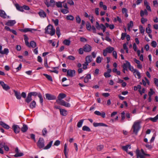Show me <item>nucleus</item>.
<instances>
[{"mask_svg":"<svg viewBox=\"0 0 158 158\" xmlns=\"http://www.w3.org/2000/svg\"><path fill=\"white\" fill-rule=\"evenodd\" d=\"M126 63H124L123 65V68L124 70H127V67H128L129 69L131 71H134L133 73H136L138 78L140 79L141 78V75L140 73L136 69H134L133 67L132 66L130 62L127 60L125 61Z\"/></svg>","mask_w":158,"mask_h":158,"instance_id":"f257e3e1","label":"nucleus"},{"mask_svg":"<svg viewBox=\"0 0 158 158\" xmlns=\"http://www.w3.org/2000/svg\"><path fill=\"white\" fill-rule=\"evenodd\" d=\"M66 95L65 94L60 93L58 97V99L56 100V102L61 105L64 106L66 107H70V105L69 103L66 102L64 100H61L66 97Z\"/></svg>","mask_w":158,"mask_h":158,"instance_id":"f03ea898","label":"nucleus"},{"mask_svg":"<svg viewBox=\"0 0 158 158\" xmlns=\"http://www.w3.org/2000/svg\"><path fill=\"white\" fill-rule=\"evenodd\" d=\"M140 123V121H135L134 123L131 130L132 131V134L137 135L138 132L141 128Z\"/></svg>","mask_w":158,"mask_h":158,"instance_id":"7ed1b4c3","label":"nucleus"},{"mask_svg":"<svg viewBox=\"0 0 158 158\" xmlns=\"http://www.w3.org/2000/svg\"><path fill=\"white\" fill-rule=\"evenodd\" d=\"M45 33L50 34L51 36L54 35L55 33V30L53 26L51 24L48 25L45 29Z\"/></svg>","mask_w":158,"mask_h":158,"instance_id":"20e7f679","label":"nucleus"},{"mask_svg":"<svg viewBox=\"0 0 158 158\" xmlns=\"http://www.w3.org/2000/svg\"><path fill=\"white\" fill-rule=\"evenodd\" d=\"M24 40L25 43L26 45L28 47H32L33 48H35L36 47V43L34 41H31L30 44L28 41V38L26 35H24Z\"/></svg>","mask_w":158,"mask_h":158,"instance_id":"39448f33","label":"nucleus"},{"mask_svg":"<svg viewBox=\"0 0 158 158\" xmlns=\"http://www.w3.org/2000/svg\"><path fill=\"white\" fill-rule=\"evenodd\" d=\"M38 93L36 92H31L28 93L27 98L25 100V101L27 103H29L32 100L31 97L32 96L35 97L37 96H38Z\"/></svg>","mask_w":158,"mask_h":158,"instance_id":"423d86ee","label":"nucleus"},{"mask_svg":"<svg viewBox=\"0 0 158 158\" xmlns=\"http://www.w3.org/2000/svg\"><path fill=\"white\" fill-rule=\"evenodd\" d=\"M37 145L40 149L43 148L44 147V139L40 137L37 143Z\"/></svg>","mask_w":158,"mask_h":158,"instance_id":"0eeeda50","label":"nucleus"},{"mask_svg":"<svg viewBox=\"0 0 158 158\" xmlns=\"http://www.w3.org/2000/svg\"><path fill=\"white\" fill-rule=\"evenodd\" d=\"M44 3L48 7L50 6L54 7L55 5V2L54 0H50V3H49L48 0H44Z\"/></svg>","mask_w":158,"mask_h":158,"instance_id":"6e6552de","label":"nucleus"},{"mask_svg":"<svg viewBox=\"0 0 158 158\" xmlns=\"http://www.w3.org/2000/svg\"><path fill=\"white\" fill-rule=\"evenodd\" d=\"M76 71L74 70L68 69L67 71V76L73 77L75 75Z\"/></svg>","mask_w":158,"mask_h":158,"instance_id":"1a4fd4ad","label":"nucleus"},{"mask_svg":"<svg viewBox=\"0 0 158 158\" xmlns=\"http://www.w3.org/2000/svg\"><path fill=\"white\" fill-rule=\"evenodd\" d=\"M12 128L15 134H17L19 132L20 128L17 125L14 124L12 126Z\"/></svg>","mask_w":158,"mask_h":158,"instance_id":"9d476101","label":"nucleus"},{"mask_svg":"<svg viewBox=\"0 0 158 158\" xmlns=\"http://www.w3.org/2000/svg\"><path fill=\"white\" fill-rule=\"evenodd\" d=\"M45 97L48 100H55L56 99L55 96L48 93L45 94Z\"/></svg>","mask_w":158,"mask_h":158,"instance_id":"9b49d317","label":"nucleus"},{"mask_svg":"<svg viewBox=\"0 0 158 158\" xmlns=\"http://www.w3.org/2000/svg\"><path fill=\"white\" fill-rule=\"evenodd\" d=\"M19 31L21 32H27L30 31L31 32H32V31H37L36 29L29 28H25L24 29H19Z\"/></svg>","mask_w":158,"mask_h":158,"instance_id":"f8f14e48","label":"nucleus"},{"mask_svg":"<svg viewBox=\"0 0 158 158\" xmlns=\"http://www.w3.org/2000/svg\"><path fill=\"white\" fill-rule=\"evenodd\" d=\"M91 46L88 44H85L83 47V50L85 52H88L91 50Z\"/></svg>","mask_w":158,"mask_h":158,"instance_id":"ddd939ff","label":"nucleus"},{"mask_svg":"<svg viewBox=\"0 0 158 158\" xmlns=\"http://www.w3.org/2000/svg\"><path fill=\"white\" fill-rule=\"evenodd\" d=\"M96 28L98 30H99L100 29H102L103 32H104L105 31L106 29V27L105 26H104L103 27H101L100 25V24L98 22H96Z\"/></svg>","mask_w":158,"mask_h":158,"instance_id":"4468645a","label":"nucleus"},{"mask_svg":"<svg viewBox=\"0 0 158 158\" xmlns=\"http://www.w3.org/2000/svg\"><path fill=\"white\" fill-rule=\"evenodd\" d=\"M0 84L2 86L3 89L7 90L10 89V87L6 84H5L3 81L0 82Z\"/></svg>","mask_w":158,"mask_h":158,"instance_id":"2eb2a0df","label":"nucleus"},{"mask_svg":"<svg viewBox=\"0 0 158 158\" xmlns=\"http://www.w3.org/2000/svg\"><path fill=\"white\" fill-rule=\"evenodd\" d=\"M16 23V22L15 20H9L5 23V25L9 26H12Z\"/></svg>","mask_w":158,"mask_h":158,"instance_id":"dca6fc26","label":"nucleus"},{"mask_svg":"<svg viewBox=\"0 0 158 158\" xmlns=\"http://www.w3.org/2000/svg\"><path fill=\"white\" fill-rule=\"evenodd\" d=\"M93 126L94 127L98 126H104L107 127V125L103 123H94L93 124Z\"/></svg>","mask_w":158,"mask_h":158,"instance_id":"f3484780","label":"nucleus"},{"mask_svg":"<svg viewBox=\"0 0 158 158\" xmlns=\"http://www.w3.org/2000/svg\"><path fill=\"white\" fill-rule=\"evenodd\" d=\"M134 62L137 64L138 68L141 69L142 68V65L140 64V61L135 58L134 59Z\"/></svg>","mask_w":158,"mask_h":158,"instance_id":"a211bd4d","label":"nucleus"},{"mask_svg":"<svg viewBox=\"0 0 158 158\" xmlns=\"http://www.w3.org/2000/svg\"><path fill=\"white\" fill-rule=\"evenodd\" d=\"M0 125L6 129H8L10 128V126L8 125L2 121H0Z\"/></svg>","mask_w":158,"mask_h":158,"instance_id":"6ab92c4d","label":"nucleus"},{"mask_svg":"<svg viewBox=\"0 0 158 158\" xmlns=\"http://www.w3.org/2000/svg\"><path fill=\"white\" fill-rule=\"evenodd\" d=\"M136 153L137 158H145L143 155L141 154L139 150L138 149L136 150Z\"/></svg>","mask_w":158,"mask_h":158,"instance_id":"aec40b11","label":"nucleus"},{"mask_svg":"<svg viewBox=\"0 0 158 158\" xmlns=\"http://www.w3.org/2000/svg\"><path fill=\"white\" fill-rule=\"evenodd\" d=\"M28 129L27 126L25 124H23L22 127L21 128V131L23 133H24L27 131Z\"/></svg>","mask_w":158,"mask_h":158,"instance_id":"412c9836","label":"nucleus"},{"mask_svg":"<svg viewBox=\"0 0 158 158\" xmlns=\"http://www.w3.org/2000/svg\"><path fill=\"white\" fill-rule=\"evenodd\" d=\"M13 91L15 93V95L16 98L18 99H20L21 98V96L20 93L18 92L17 91H16L15 90H14Z\"/></svg>","mask_w":158,"mask_h":158,"instance_id":"4be33fe9","label":"nucleus"},{"mask_svg":"<svg viewBox=\"0 0 158 158\" xmlns=\"http://www.w3.org/2000/svg\"><path fill=\"white\" fill-rule=\"evenodd\" d=\"M15 6L17 10L21 12H23L24 11L23 6H20L19 4L17 3L15 4Z\"/></svg>","mask_w":158,"mask_h":158,"instance_id":"5701e85b","label":"nucleus"},{"mask_svg":"<svg viewBox=\"0 0 158 158\" xmlns=\"http://www.w3.org/2000/svg\"><path fill=\"white\" fill-rule=\"evenodd\" d=\"M0 16L3 19L6 18V15L4 11L0 10Z\"/></svg>","mask_w":158,"mask_h":158,"instance_id":"b1692460","label":"nucleus"},{"mask_svg":"<svg viewBox=\"0 0 158 158\" xmlns=\"http://www.w3.org/2000/svg\"><path fill=\"white\" fill-rule=\"evenodd\" d=\"M114 50V48L113 47H112L109 46L107 47L105 49V50H106L108 53H111Z\"/></svg>","mask_w":158,"mask_h":158,"instance_id":"393cba45","label":"nucleus"},{"mask_svg":"<svg viewBox=\"0 0 158 158\" xmlns=\"http://www.w3.org/2000/svg\"><path fill=\"white\" fill-rule=\"evenodd\" d=\"M38 14L41 17L44 18L46 16V13L43 10H42L41 11L39 12Z\"/></svg>","mask_w":158,"mask_h":158,"instance_id":"a878e982","label":"nucleus"},{"mask_svg":"<svg viewBox=\"0 0 158 158\" xmlns=\"http://www.w3.org/2000/svg\"><path fill=\"white\" fill-rule=\"evenodd\" d=\"M92 58L91 56H87L85 57V62H87L88 64L92 61Z\"/></svg>","mask_w":158,"mask_h":158,"instance_id":"bb28decb","label":"nucleus"},{"mask_svg":"<svg viewBox=\"0 0 158 158\" xmlns=\"http://www.w3.org/2000/svg\"><path fill=\"white\" fill-rule=\"evenodd\" d=\"M60 114L64 116H65L67 115V111L65 109H60Z\"/></svg>","mask_w":158,"mask_h":158,"instance_id":"cd10ccee","label":"nucleus"},{"mask_svg":"<svg viewBox=\"0 0 158 158\" xmlns=\"http://www.w3.org/2000/svg\"><path fill=\"white\" fill-rule=\"evenodd\" d=\"M36 103L35 101H33L29 105V107L31 109H33L35 107Z\"/></svg>","mask_w":158,"mask_h":158,"instance_id":"c85d7f7f","label":"nucleus"},{"mask_svg":"<svg viewBox=\"0 0 158 158\" xmlns=\"http://www.w3.org/2000/svg\"><path fill=\"white\" fill-rule=\"evenodd\" d=\"M151 27V24H148V27L146 28V32L148 34H150L152 32V31L150 28Z\"/></svg>","mask_w":158,"mask_h":158,"instance_id":"c756f323","label":"nucleus"},{"mask_svg":"<svg viewBox=\"0 0 158 158\" xmlns=\"http://www.w3.org/2000/svg\"><path fill=\"white\" fill-rule=\"evenodd\" d=\"M9 50L7 48H5L4 49L3 51H2L0 52V53L2 54H6L7 55L9 53Z\"/></svg>","mask_w":158,"mask_h":158,"instance_id":"7c9ffc66","label":"nucleus"},{"mask_svg":"<svg viewBox=\"0 0 158 158\" xmlns=\"http://www.w3.org/2000/svg\"><path fill=\"white\" fill-rule=\"evenodd\" d=\"M43 75L49 81H52L53 80L52 77L51 76L45 73L43 74Z\"/></svg>","mask_w":158,"mask_h":158,"instance_id":"2f4dec72","label":"nucleus"},{"mask_svg":"<svg viewBox=\"0 0 158 158\" xmlns=\"http://www.w3.org/2000/svg\"><path fill=\"white\" fill-rule=\"evenodd\" d=\"M53 141H51L44 148V149H49L52 146Z\"/></svg>","mask_w":158,"mask_h":158,"instance_id":"473e14b6","label":"nucleus"},{"mask_svg":"<svg viewBox=\"0 0 158 158\" xmlns=\"http://www.w3.org/2000/svg\"><path fill=\"white\" fill-rule=\"evenodd\" d=\"M149 119L153 122H156L158 119V114L154 118H150Z\"/></svg>","mask_w":158,"mask_h":158,"instance_id":"72a5a7b5","label":"nucleus"},{"mask_svg":"<svg viewBox=\"0 0 158 158\" xmlns=\"http://www.w3.org/2000/svg\"><path fill=\"white\" fill-rule=\"evenodd\" d=\"M82 130L83 131H86L88 132H90L91 131L90 128L86 126H84L82 128Z\"/></svg>","mask_w":158,"mask_h":158,"instance_id":"f704fd0d","label":"nucleus"},{"mask_svg":"<svg viewBox=\"0 0 158 158\" xmlns=\"http://www.w3.org/2000/svg\"><path fill=\"white\" fill-rule=\"evenodd\" d=\"M38 97L40 98V101L41 105H43V99L42 96L40 93H38Z\"/></svg>","mask_w":158,"mask_h":158,"instance_id":"c9c22d12","label":"nucleus"},{"mask_svg":"<svg viewBox=\"0 0 158 158\" xmlns=\"http://www.w3.org/2000/svg\"><path fill=\"white\" fill-rule=\"evenodd\" d=\"M67 144L65 143L64 146V152L66 158H68V153L66 152Z\"/></svg>","mask_w":158,"mask_h":158,"instance_id":"e433bc0d","label":"nucleus"},{"mask_svg":"<svg viewBox=\"0 0 158 158\" xmlns=\"http://www.w3.org/2000/svg\"><path fill=\"white\" fill-rule=\"evenodd\" d=\"M84 120L83 119L81 120L78 122L77 126L78 127L80 128L81 127Z\"/></svg>","mask_w":158,"mask_h":158,"instance_id":"4c0bfd02","label":"nucleus"},{"mask_svg":"<svg viewBox=\"0 0 158 158\" xmlns=\"http://www.w3.org/2000/svg\"><path fill=\"white\" fill-rule=\"evenodd\" d=\"M91 26L89 22H87L86 24V28L89 31H90L91 29Z\"/></svg>","mask_w":158,"mask_h":158,"instance_id":"58836bf2","label":"nucleus"},{"mask_svg":"<svg viewBox=\"0 0 158 158\" xmlns=\"http://www.w3.org/2000/svg\"><path fill=\"white\" fill-rule=\"evenodd\" d=\"M63 43L65 45L69 46L71 42L69 40L66 39L64 41Z\"/></svg>","mask_w":158,"mask_h":158,"instance_id":"ea45409f","label":"nucleus"},{"mask_svg":"<svg viewBox=\"0 0 158 158\" xmlns=\"http://www.w3.org/2000/svg\"><path fill=\"white\" fill-rule=\"evenodd\" d=\"M128 30H130V28L133 27V22L132 21H130L129 23L128 24Z\"/></svg>","mask_w":158,"mask_h":158,"instance_id":"a19ab883","label":"nucleus"},{"mask_svg":"<svg viewBox=\"0 0 158 158\" xmlns=\"http://www.w3.org/2000/svg\"><path fill=\"white\" fill-rule=\"evenodd\" d=\"M24 154L23 153L20 152L19 153V152L14 155V156L15 157H21L23 156Z\"/></svg>","mask_w":158,"mask_h":158,"instance_id":"79ce46f5","label":"nucleus"},{"mask_svg":"<svg viewBox=\"0 0 158 158\" xmlns=\"http://www.w3.org/2000/svg\"><path fill=\"white\" fill-rule=\"evenodd\" d=\"M24 154L23 153L20 152L19 153V152L14 155V156L15 157H21L23 156Z\"/></svg>","mask_w":158,"mask_h":158,"instance_id":"37998d69","label":"nucleus"},{"mask_svg":"<svg viewBox=\"0 0 158 158\" xmlns=\"http://www.w3.org/2000/svg\"><path fill=\"white\" fill-rule=\"evenodd\" d=\"M155 93V92L153 90V89L152 88H151L150 89V91L148 92V95L149 96H151Z\"/></svg>","mask_w":158,"mask_h":158,"instance_id":"c03bdc74","label":"nucleus"},{"mask_svg":"<svg viewBox=\"0 0 158 158\" xmlns=\"http://www.w3.org/2000/svg\"><path fill=\"white\" fill-rule=\"evenodd\" d=\"M42 135L44 136L45 137L46 136V135L48 133V131L46 128H44L43 129L42 131Z\"/></svg>","mask_w":158,"mask_h":158,"instance_id":"a18cd8bd","label":"nucleus"},{"mask_svg":"<svg viewBox=\"0 0 158 158\" xmlns=\"http://www.w3.org/2000/svg\"><path fill=\"white\" fill-rule=\"evenodd\" d=\"M56 34L57 35L58 37L59 38L60 35V29L59 27H57L56 28Z\"/></svg>","mask_w":158,"mask_h":158,"instance_id":"49530a36","label":"nucleus"},{"mask_svg":"<svg viewBox=\"0 0 158 158\" xmlns=\"http://www.w3.org/2000/svg\"><path fill=\"white\" fill-rule=\"evenodd\" d=\"M66 19L68 20H73L74 17L72 15H68L66 17Z\"/></svg>","mask_w":158,"mask_h":158,"instance_id":"de8ad7c7","label":"nucleus"},{"mask_svg":"<svg viewBox=\"0 0 158 158\" xmlns=\"http://www.w3.org/2000/svg\"><path fill=\"white\" fill-rule=\"evenodd\" d=\"M61 12L63 14H65L69 13L68 9H61Z\"/></svg>","mask_w":158,"mask_h":158,"instance_id":"09e8293b","label":"nucleus"},{"mask_svg":"<svg viewBox=\"0 0 158 158\" xmlns=\"http://www.w3.org/2000/svg\"><path fill=\"white\" fill-rule=\"evenodd\" d=\"M104 148L103 145H100L97 146V149L98 151H100L102 150Z\"/></svg>","mask_w":158,"mask_h":158,"instance_id":"8fccbe9b","label":"nucleus"},{"mask_svg":"<svg viewBox=\"0 0 158 158\" xmlns=\"http://www.w3.org/2000/svg\"><path fill=\"white\" fill-rule=\"evenodd\" d=\"M56 5L58 8L62 7V2H56Z\"/></svg>","mask_w":158,"mask_h":158,"instance_id":"3c124183","label":"nucleus"},{"mask_svg":"<svg viewBox=\"0 0 158 158\" xmlns=\"http://www.w3.org/2000/svg\"><path fill=\"white\" fill-rule=\"evenodd\" d=\"M76 21L77 23H80L81 22V19L79 15H77L76 17Z\"/></svg>","mask_w":158,"mask_h":158,"instance_id":"603ef678","label":"nucleus"},{"mask_svg":"<svg viewBox=\"0 0 158 158\" xmlns=\"http://www.w3.org/2000/svg\"><path fill=\"white\" fill-rule=\"evenodd\" d=\"M52 21L53 22L55 25L56 26H57L58 25L59 20L58 19H56L55 20L52 19Z\"/></svg>","mask_w":158,"mask_h":158,"instance_id":"864d4df0","label":"nucleus"},{"mask_svg":"<svg viewBox=\"0 0 158 158\" xmlns=\"http://www.w3.org/2000/svg\"><path fill=\"white\" fill-rule=\"evenodd\" d=\"M127 35L126 33H122L121 34V39L123 40L124 39L125 37Z\"/></svg>","mask_w":158,"mask_h":158,"instance_id":"5fc2aeb1","label":"nucleus"},{"mask_svg":"<svg viewBox=\"0 0 158 158\" xmlns=\"http://www.w3.org/2000/svg\"><path fill=\"white\" fill-rule=\"evenodd\" d=\"M125 113L124 111H123L121 114V121H123L125 118Z\"/></svg>","mask_w":158,"mask_h":158,"instance_id":"6e6d98bb","label":"nucleus"},{"mask_svg":"<svg viewBox=\"0 0 158 158\" xmlns=\"http://www.w3.org/2000/svg\"><path fill=\"white\" fill-rule=\"evenodd\" d=\"M89 64L87 62H85V63L83 64V68L84 69H86L87 68V66Z\"/></svg>","mask_w":158,"mask_h":158,"instance_id":"4d7b16f0","label":"nucleus"},{"mask_svg":"<svg viewBox=\"0 0 158 158\" xmlns=\"http://www.w3.org/2000/svg\"><path fill=\"white\" fill-rule=\"evenodd\" d=\"M139 29L140 30V33H144V29H143V27L140 25L139 26Z\"/></svg>","mask_w":158,"mask_h":158,"instance_id":"13d9d810","label":"nucleus"},{"mask_svg":"<svg viewBox=\"0 0 158 158\" xmlns=\"http://www.w3.org/2000/svg\"><path fill=\"white\" fill-rule=\"evenodd\" d=\"M67 59L72 60H73L75 59V57L73 56H69L67 57Z\"/></svg>","mask_w":158,"mask_h":158,"instance_id":"bf43d9fd","label":"nucleus"},{"mask_svg":"<svg viewBox=\"0 0 158 158\" xmlns=\"http://www.w3.org/2000/svg\"><path fill=\"white\" fill-rule=\"evenodd\" d=\"M129 146H130V145H127L124 146H123L122 147V149L124 151H127L128 148Z\"/></svg>","mask_w":158,"mask_h":158,"instance_id":"052dcab7","label":"nucleus"},{"mask_svg":"<svg viewBox=\"0 0 158 158\" xmlns=\"http://www.w3.org/2000/svg\"><path fill=\"white\" fill-rule=\"evenodd\" d=\"M151 45L153 48L156 47L157 45L156 42L155 41H152L151 43Z\"/></svg>","mask_w":158,"mask_h":158,"instance_id":"680f3d73","label":"nucleus"},{"mask_svg":"<svg viewBox=\"0 0 158 158\" xmlns=\"http://www.w3.org/2000/svg\"><path fill=\"white\" fill-rule=\"evenodd\" d=\"M102 60V59H101V58L99 56H98L96 60V62L98 63H100L101 62Z\"/></svg>","mask_w":158,"mask_h":158,"instance_id":"e2e57ef3","label":"nucleus"},{"mask_svg":"<svg viewBox=\"0 0 158 158\" xmlns=\"http://www.w3.org/2000/svg\"><path fill=\"white\" fill-rule=\"evenodd\" d=\"M30 136L31 139H33L35 142V135L34 134H31L30 135Z\"/></svg>","mask_w":158,"mask_h":158,"instance_id":"0e129e2a","label":"nucleus"},{"mask_svg":"<svg viewBox=\"0 0 158 158\" xmlns=\"http://www.w3.org/2000/svg\"><path fill=\"white\" fill-rule=\"evenodd\" d=\"M104 75L106 78L110 77L111 76L109 73L106 72L104 73Z\"/></svg>","mask_w":158,"mask_h":158,"instance_id":"69168bd1","label":"nucleus"},{"mask_svg":"<svg viewBox=\"0 0 158 158\" xmlns=\"http://www.w3.org/2000/svg\"><path fill=\"white\" fill-rule=\"evenodd\" d=\"M145 88H143L142 89V90H139L138 91L139 92L140 94L142 95L143 94L145 93Z\"/></svg>","mask_w":158,"mask_h":158,"instance_id":"338daca9","label":"nucleus"},{"mask_svg":"<svg viewBox=\"0 0 158 158\" xmlns=\"http://www.w3.org/2000/svg\"><path fill=\"white\" fill-rule=\"evenodd\" d=\"M67 3L70 4V5H73L74 3L73 0H69L67 1Z\"/></svg>","mask_w":158,"mask_h":158,"instance_id":"774afa93","label":"nucleus"}]
</instances>
